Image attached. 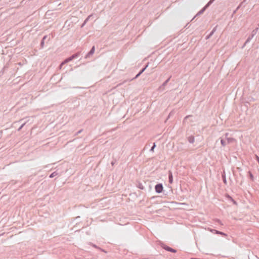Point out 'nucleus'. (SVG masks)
<instances>
[{"instance_id": "4", "label": "nucleus", "mask_w": 259, "mask_h": 259, "mask_svg": "<svg viewBox=\"0 0 259 259\" xmlns=\"http://www.w3.org/2000/svg\"><path fill=\"white\" fill-rule=\"evenodd\" d=\"M95 46H93L90 51L87 53V54L84 57L85 59H88L91 57L95 53Z\"/></svg>"}, {"instance_id": "6", "label": "nucleus", "mask_w": 259, "mask_h": 259, "mask_svg": "<svg viewBox=\"0 0 259 259\" xmlns=\"http://www.w3.org/2000/svg\"><path fill=\"white\" fill-rule=\"evenodd\" d=\"M228 135H229L228 133H226L225 134V137L227 141V143L228 144L232 143L235 141V139L233 138H228L227 136H228Z\"/></svg>"}, {"instance_id": "21", "label": "nucleus", "mask_w": 259, "mask_h": 259, "mask_svg": "<svg viewBox=\"0 0 259 259\" xmlns=\"http://www.w3.org/2000/svg\"><path fill=\"white\" fill-rule=\"evenodd\" d=\"M58 175V173L56 172V171H54L53 172H52L49 176V177L50 178H54V177H55L56 176H57Z\"/></svg>"}, {"instance_id": "15", "label": "nucleus", "mask_w": 259, "mask_h": 259, "mask_svg": "<svg viewBox=\"0 0 259 259\" xmlns=\"http://www.w3.org/2000/svg\"><path fill=\"white\" fill-rule=\"evenodd\" d=\"M248 176L249 177L250 179L252 181H254V176H253V175H252V174L251 173V172L250 171H248Z\"/></svg>"}, {"instance_id": "12", "label": "nucleus", "mask_w": 259, "mask_h": 259, "mask_svg": "<svg viewBox=\"0 0 259 259\" xmlns=\"http://www.w3.org/2000/svg\"><path fill=\"white\" fill-rule=\"evenodd\" d=\"M47 38V36L45 35L43 37L40 42V47L41 48H44L45 44V40Z\"/></svg>"}, {"instance_id": "22", "label": "nucleus", "mask_w": 259, "mask_h": 259, "mask_svg": "<svg viewBox=\"0 0 259 259\" xmlns=\"http://www.w3.org/2000/svg\"><path fill=\"white\" fill-rule=\"evenodd\" d=\"M217 26H215L213 29L212 30V31L210 32V35H212L213 34V33L215 32L216 30H217Z\"/></svg>"}, {"instance_id": "20", "label": "nucleus", "mask_w": 259, "mask_h": 259, "mask_svg": "<svg viewBox=\"0 0 259 259\" xmlns=\"http://www.w3.org/2000/svg\"><path fill=\"white\" fill-rule=\"evenodd\" d=\"M241 7H243V8H244L245 7V5H244V3L242 2L239 5V6L237 7V10H238Z\"/></svg>"}, {"instance_id": "25", "label": "nucleus", "mask_w": 259, "mask_h": 259, "mask_svg": "<svg viewBox=\"0 0 259 259\" xmlns=\"http://www.w3.org/2000/svg\"><path fill=\"white\" fill-rule=\"evenodd\" d=\"M155 147H156V144H155V143H154L153 146H152V147L150 149V152H153L154 151V149L155 148Z\"/></svg>"}, {"instance_id": "33", "label": "nucleus", "mask_w": 259, "mask_h": 259, "mask_svg": "<svg viewBox=\"0 0 259 259\" xmlns=\"http://www.w3.org/2000/svg\"><path fill=\"white\" fill-rule=\"evenodd\" d=\"M215 222L219 223L221 225H223V224L222 223L221 220H220L219 219H216Z\"/></svg>"}, {"instance_id": "37", "label": "nucleus", "mask_w": 259, "mask_h": 259, "mask_svg": "<svg viewBox=\"0 0 259 259\" xmlns=\"http://www.w3.org/2000/svg\"><path fill=\"white\" fill-rule=\"evenodd\" d=\"M249 0H243V2L244 3V4H247L248 2L249 1Z\"/></svg>"}, {"instance_id": "7", "label": "nucleus", "mask_w": 259, "mask_h": 259, "mask_svg": "<svg viewBox=\"0 0 259 259\" xmlns=\"http://www.w3.org/2000/svg\"><path fill=\"white\" fill-rule=\"evenodd\" d=\"M168 182L170 184H172L173 182V176L171 171H168Z\"/></svg>"}, {"instance_id": "1", "label": "nucleus", "mask_w": 259, "mask_h": 259, "mask_svg": "<svg viewBox=\"0 0 259 259\" xmlns=\"http://www.w3.org/2000/svg\"><path fill=\"white\" fill-rule=\"evenodd\" d=\"M214 1L215 0H210L207 3V4L196 14L193 19H194L195 17L202 15L205 12V11L213 3Z\"/></svg>"}, {"instance_id": "41", "label": "nucleus", "mask_w": 259, "mask_h": 259, "mask_svg": "<svg viewBox=\"0 0 259 259\" xmlns=\"http://www.w3.org/2000/svg\"><path fill=\"white\" fill-rule=\"evenodd\" d=\"M111 164H112V165H113L114 164V162L113 161H112V162H111Z\"/></svg>"}, {"instance_id": "38", "label": "nucleus", "mask_w": 259, "mask_h": 259, "mask_svg": "<svg viewBox=\"0 0 259 259\" xmlns=\"http://www.w3.org/2000/svg\"><path fill=\"white\" fill-rule=\"evenodd\" d=\"M220 231L217 230L216 232L215 233V234L219 235Z\"/></svg>"}, {"instance_id": "32", "label": "nucleus", "mask_w": 259, "mask_h": 259, "mask_svg": "<svg viewBox=\"0 0 259 259\" xmlns=\"http://www.w3.org/2000/svg\"><path fill=\"white\" fill-rule=\"evenodd\" d=\"M76 58H77L80 55V52H77L74 54Z\"/></svg>"}, {"instance_id": "30", "label": "nucleus", "mask_w": 259, "mask_h": 259, "mask_svg": "<svg viewBox=\"0 0 259 259\" xmlns=\"http://www.w3.org/2000/svg\"><path fill=\"white\" fill-rule=\"evenodd\" d=\"M142 73L139 72L136 76L135 77H134L132 80H133V79H136L139 76H140V75Z\"/></svg>"}, {"instance_id": "36", "label": "nucleus", "mask_w": 259, "mask_h": 259, "mask_svg": "<svg viewBox=\"0 0 259 259\" xmlns=\"http://www.w3.org/2000/svg\"><path fill=\"white\" fill-rule=\"evenodd\" d=\"M82 131V130H80L79 131H78L75 134V135H78L79 134L81 133Z\"/></svg>"}, {"instance_id": "13", "label": "nucleus", "mask_w": 259, "mask_h": 259, "mask_svg": "<svg viewBox=\"0 0 259 259\" xmlns=\"http://www.w3.org/2000/svg\"><path fill=\"white\" fill-rule=\"evenodd\" d=\"M70 62V61L68 60V58H67L66 59H65L60 65V68H61L63 65H64V64L67 63L68 62Z\"/></svg>"}, {"instance_id": "39", "label": "nucleus", "mask_w": 259, "mask_h": 259, "mask_svg": "<svg viewBox=\"0 0 259 259\" xmlns=\"http://www.w3.org/2000/svg\"><path fill=\"white\" fill-rule=\"evenodd\" d=\"M237 10H237V8H236V10H235L234 11V12H233V14H235V13H236V12H237Z\"/></svg>"}, {"instance_id": "14", "label": "nucleus", "mask_w": 259, "mask_h": 259, "mask_svg": "<svg viewBox=\"0 0 259 259\" xmlns=\"http://www.w3.org/2000/svg\"><path fill=\"white\" fill-rule=\"evenodd\" d=\"M170 76L167 78L162 84V85L160 87V88H163V87H164L167 84V83L168 82V81H169L170 79Z\"/></svg>"}, {"instance_id": "31", "label": "nucleus", "mask_w": 259, "mask_h": 259, "mask_svg": "<svg viewBox=\"0 0 259 259\" xmlns=\"http://www.w3.org/2000/svg\"><path fill=\"white\" fill-rule=\"evenodd\" d=\"M76 58H77L80 55V52H77L74 54Z\"/></svg>"}, {"instance_id": "24", "label": "nucleus", "mask_w": 259, "mask_h": 259, "mask_svg": "<svg viewBox=\"0 0 259 259\" xmlns=\"http://www.w3.org/2000/svg\"><path fill=\"white\" fill-rule=\"evenodd\" d=\"M148 66V63H147V64H146V65L144 67H143V68H142V69L140 71V72L141 73H143V72L145 70V69L147 68V67Z\"/></svg>"}, {"instance_id": "35", "label": "nucleus", "mask_w": 259, "mask_h": 259, "mask_svg": "<svg viewBox=\"0 0 259 259\" xmlns=\"http://www.w3.org/2000/svg\"><path fill=\"white\" fill-rule=\"evenodd\" d=\"M212 35H210V33H209L207 36H206V39H209Z\"/></svg>"}, {"instance_id": "27", "label": "nucleus", "mask_w": 259, "mask_h": 259, "mask_svg": "<svg viewBox=\"0 0 259 259\" xmlns=\"http://www.w3.org/2000/svg\"><path fill=\"white\" fill-rule=\"evenodd\" d=\"M26 122H25L24 123H22V125L19 127L18 129V131H20L21 130V129L23 128V127L25 125Z\"/></svg>"}, {"instance_id": "34", "label": "nucleus", "mask_w": 259, "mask_h": 259, "mask_svg": "<svg viewBox=\"0 0 259 259\" xmlns=\"http://www.w3.org/2000/svg\"><path fill=\"white\" fill-rule=\"evenodd\" d=\"M191 116H192V115H190L186 116L184 118V121L185 120H186L187 118H189L190 117H191Z\"/></svg>"}, {"instance_id": "23", "label": "nucleus", "mask_w": 259, "mask_h": 259, "mask_svg": "<svg viewBox=\"0 0 259 259\" xmlns=\"http://www.w3.org/2000/svg\"><path fill=\"white\" fill-rule=\"evenodd\" d=\"M217 26H215L213 29L212 30V31L210 32V35H212L213 34V33L215 32L216 30H217Z\"/></svg>"}, {"instance_id": "3", "label": "nucleus", "mask_w": 259, "mask_h": 259, "mask_svg": "<svg viewBox=\"0 0 259 259\" xmlns=\"http://www.w3.org/2000/svg\"><path fill=\"white\" fill-rule=\"evenodd\" d=\"M163 187L161 183L157 184L155 186V192L157 193H160L163 191Z\"/></svg>"}, {"instance_id": "2", "label": "nucleus", "mask_w": 259, "mask_h": 259, "mask_svg": "<svg viewBox=\"0 0 259 259\" xmlns=\"http://www.w3.org/2000/svg\"><path fill=\"white\" fill-rule=\"evenodd\" d=\"M160 246L164 249L167 251H169L172 253H176L177 250L175 249H174L165 244H164L163 242H160L159 243Z\"/></svg>"}, {"instance_id": "10", "label": "nucleus", "mask_w": 259, "mask_h": 259, "mask_svg": "<svg viewBox=\"0 0 259 259\" xmlns=\"http://www.w3.org/2000/svg\"><path fill=\"white\" fill-rule=\"evenodd\" d=\"M188 140L189 143H192V144L195 141L194 136H189V137H188Z\"/></svg>"}, {"instance_id": "18", "label": "nucleus", "mask_w": 259, "mask_h": 259, "mask_svg": "<svg viewBox=\"0 0 259 259\" xmlns=\"http://www.w3.org/2000/svg\"><path fill=\"white\" fill-rule=\"evenodd\" d=\"M258 30V28H256L252 30L251 32V35H252L253 36L256 34L257 31Z\"/></svg>"}, {"instance_id": "8", "label": "nucleus", "mask_w": 259, "mask_h": 259, "mask_svg": "<svg viewBox=\"0 0 259 259\" xmlns=\"http://www.w3.org/2000/svg\"><path fill=\"white\" fill-rule=\"evenodd\" d=\"M92 16H93L92 15H90L85 19L83 23L81 25V28L84 27V26L85 25V24L87 23V22L89 21V20L91 19V17H92Z\"/></svg>"}, {"instance_id": "28", "label": "nucleus", "mask_w": 259, "mask_h": 259, "mask_svg": "<svg viewBox=\"0 0 259 259\" xmlns=\"http://www.w3.org/2000/svg\"><path fill=\"white\" fill-rule=\"evenodd\" d=\"M219 235H221L223 237H227L228 236L227 234H226V233H224L223 232H221V231L220 232V234Z\"/></svg>"}, {"instance_id": "19", "label": "nucleus", "mask_w": 259, "mask_h": 259, "mask_svg": "<svg viewBox=\"0 0 259 259\" xmlns=\"http://www.w3.org/2000/svg\"><path fill=\"white\" fill-rule=\"evenodd\" d=\"M68 60L70 61H71L72 60L76 59V58L75 57V54H74L72 55L71 56H70L69 57H68Z\"/></svg>"}, {"instance_id": "40", "label": "nucleus", "mask_w": 259, "mask_h": 259, "mask_svg": "<svg viewBox=\"0 0 259 259\" xmlns=\"http://www.w3.org/2000/svg\"><path fill=\"white\" fill-rule=\"evenodd\" d=\"M247 44H246V41L244 42V45H243V46L242 47V48H243Z\"/></svg>"}, {"instance_id": "26", "label": "nucleus", "mask_w": 259, "mask_h": 259, "mask_svg": "<svg viewBox=\"0 0 259 259\" xmlns=\"http://www.w3.org/2000/svg\"><path fill=\"white\" fill-rule=\"evenodd\" d=\"M89 244L91 245L93 247H94L95 248H98V249H100V248L99 247H98L96 245H95L91 242H90Z\"/></svg>"}, {"instance_id": "42", "label": "nucleus", "mask_w": 259, "mask_h": 259, "mask_svg": "<svg viewBox=\"0 0 259 259\" xmlns=\"http://www.w3.org/2000/svg\"><path fill=\"white\" fill-rule=\"evenodd\" d=\"M171 115V113H169V115H168V117H169L170 116V115Z\"/></svg>"}, {"instance_id": "9", "label": "nucleus", "mask_w": 259, "mask_h": 259, "mask_svg": "<svg viewBox=\"0 0 259 259\" xmlns=\"http://www.w3.org/2000/svg\"><path fill=\"white\" fill-rule=\"evenodd\" d=\"M136 186L141 190L144 189V187L143 186L142 184L139 181L137 182Z\"/></svg>"}, {"instance_id": "17", "label": "nucleus", "mask_w": 259, "mask_h": 259, "mask_svg": "<svg viewBox=\"0 0 259 259\" xmlns=\"http://www.w3.org/2000/svg\"><path fill=\"white\" fill-rule=\"evenodd\" d=\"M221 145L224 147L227 144V142L224 139H221Z\"/></svg>"}, {"instance_id": "5", "label": "nucleus", "mask_w": 259, "mask_h": 259, "mask_svg": "<svg viewBox=\"0 0 259 259\" xmlns=\"http://www.w3.org/2000/svg\"><path fill=\"white\" fill-rule=\"evenodd\" d=\"M225 196L228 200L232 202L233 204H234L235 205H237L238 204L237 202L228 194H226Z\"/></svg>"}, {"instance_id": "29", "label": "nucleus", "mask_w": 259, "mask_h": 259, "mask_svg": "<svg viewBox=\"0 0 259 259\" xmlns=\"http://www.w3.org/2000/svg\"><path fill=\"white\" fill-rule=\"evenodd\" d=\"M208 230L211 232V233H213V234H215V233L217 231V230H215V229H210V228H208Z\"/></svg>"}, {"instance_id": "11", "label": "nucleus", "mask_w": 259, "mask_h": 259, "mask_svg": "<svg viewBox=\"0 0 259 259\" xmlns=\"http://www.w3.org/2000/svg\"><path fill=\"white\" fill-rule=\"evenodd\" d=\"M222 178L223 183L226 185L227 184V180H226V174H225V171H224L222 175Z\"/></svg>"}, {"instance_id": "16", "label": "nucleus", "mask_w": 259, "mask_h": 259, "mask_svg": "<svg viewBox=\"0 0 259 259\" xmlns=\"http://www.w3.org/2000/svg\"><path fill=\"white\" fill-rule=\"evenodd\" d=\"M254 36L250 34L248 37L247 38V39L246 40V44H248V42H250V41L251 40V39Z\"/></svg>"}, {"instance_id": "43", "label": "nucleus", "mask_w": 259, "mask_h": 259, "mask_svg": "<svg viewBox=\"0 0 259 259\" xmlns=\"http://www.w3.org/2000/svg\"><path fill=\"white\" fill-rule=\"evenodd\" d=\"M258 26H259V24H258Z\"/></svg>"}]
</instances>
